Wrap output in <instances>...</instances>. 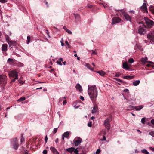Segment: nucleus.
<instances>
[{"instance_id": "1", "label": "nucleus", "mask_w": 154, "mask_h": 154, "mask_svg": "<svg viewBox=\"0 0 154 154\" xmlns=\"http://www.w3.org/2000/svg\"><path fill=\"white\" fill-rule=\"evenodd\" d=\"M88 92L91 99L94 102L98 95V91L96 86L88 85Z\"/></svg>"}, {"instance_id": "2", "label": "nucleus", "mask_w": 154, "mask_h": 154, "mask_svg": "<svg viewBox=\"0 0 154 154\" xmlns=\"http://www.w3.org/2000/svg\"><path fill=\"white\" fill-rule=\"evenodd\" d=\"M118 13V14H119L120 16H121L122 15H123L125 19L128 21H131V17L128 14L125 13V11L124 9H121L120 10H117L116 11Z\"/></svg>"}, {"instance_id": "3", "label": "nucleus", "mask_w": 154, "mask_h": 154, "mask_svg": "<svg viewBox=\"0 0 154 154\" xmlns=\"http://www.w3.org/2000/svg\"><path fill=\"white\" fill-rule=\"evenodd\" d=\"M112 117L111 116L109 117L104 122V125L105 127L108 130L110 128V122L112 120Z\"/></svg>"}, {"instance_id": "4", "label": "nucleus", "mask_w": 154, "mask_h": 154, "mask_svg": "<svg viewBox=\"0 0 154 154\" xmlns=\"http://www.w3.org/2000/svg\"><path fill=\"white\" fill-rule=\"evenodd\" d=\"M144 20L145 21L146 26L148 28H150L152 27L154 25V22L153 21L148 19L147 17H144Z\"/></svg>"}, {"instance_id": "5", "label": "nucleus", "mask_w": 154, "mask_h": 154, "mask_svg": "<svg viewBox=\"0 0 154 154\" xmlns=\"http://www.w3.org/2000/svg\"><path fill=\"white\" fill-rule=\"evenodd\" d=\"M146 32V27L144 25L140 26L138 29V32L140 35H144Z\"/></svg>"}, {"instance_id": "6", "label": "nucleus", "mask_w": 154, "mask_h": 154, "mask_svg": "<svg viewBox=\"0 0 154 154\" xmlns=\"http://www.w3.org/2000/svg\"><path fill=\"white\" fill-rule=\"evenodd\" d=\"M147 38L150 40V42L154 43V31H152L149 32L147 35Z\"/></svg>"}, {"instance_id": "7", "label": "nucleus", "mask_w": 154, "mask_h": 154, "mask_svg": "<svg viewBox=\"0 0 154 154\" xmlns=\"http://www.w3.org/2000/svg\"><path fill=\"white\" fill-rule=\"evenodd\" d=\"M8 74L10 77H16V78H18V73L15 70H12L9 71L8 72Z\"/></svg>"}, {"instance_id": "8", "label": "nucleus", "mask_w": 154, "mask_h": 154, "mask_svg": "<svg viewBox=\"0 0 154 154\" xmlns=\"http://www.w3.org/2000/svg\"><path fill=\"white\" fill-rule=\"evenodd\" d=\"M82 139L79 137H76L73 140L75 146H78L82 142Z\"/></svg>"}, {"instance_id": "9", "label": "nucleus", "mask_w": 154, "mask_h": 154, "mask_svg": "<svg viewBox=\"0 0 154 154\" xmlns=\"http://www.w3.org/2000/svg\"><path fill=\"white\" fill-rule=\"evenodd\" d=\"M121 20L119 17H115L113 18L112 19V24H115L118 23L120 22Z\"/></svg>"}, {"instance_id": "10", "label": "nucleus", "mask_w": 154, "mask_h": 154, "mask_svg": "<svg viewBox=\"0 0 154 154\" xmlns=\"http://www.w3.org/2000/svg\"><path fill=\"white\" fill-rule=\"evenodd\" d=\"M17 138H15L11 141L12 144L13 146V148L15 149H17L18 147V144L17 141Z\"/></svg>"}, {"instance_id": "11", "label": "nucleus", "mask_w": 154, "mask_h": 154, "mask_svg": "<svg viewBox=\"0 0 154 154\" xmlns=\"http://www.w3.org/2000/svg\"><path fill=\"white\" fill-rule=\"evenodd\" d=\"M147 60L148 58L147 57H145V58H142L141 59L140 61L143 64H145L147 62H149V63H154L152 62L151 61H148Z\"/></svg>"}, {"instance_id": "12", "label": "nucleus", "mask_w": 154, "mask_h": 154, "mask_svg": "<svg viewBox=\"0 0 154 154\" xmlns=\"http://www.w3.org/2000/svg\"><path fill=\"white\" fill-rule=\"evenodd\" d=\"M141 9L144 13L147 12L146 5L145 3H143V5L141 7Z\"/></svg>"}, {"instance_id": "13", "label": "nucleus", "mask_w": 154, "mask_h": 154, "mask_svg": "<svg viewBox=\"0 0 154 154\" xmlns=\"http://www.w3.org/2000/svg\"><path fill=\"white\" fill-rule=\"evenodd\" d=\"M50 150L54 154H59V152L54 147H51L50 148Z\"/></svg>"}, {"instance_id": "14", "label": "nucleus", "mask_w": 154, "mask_h": 154, "mask_svg": "<svg viewBox=\"0 0 154 154\" xmlns=\"http://www.w3.org/2000/svg\"><path fill=\"white\" fill-rule=\"evenodd\" d=\"M7 44H3L2 48V51L3 52H6L7 50Z\"/></svg>"}, {"instance_id": "15", "label": "nucleus", "mask_w": 154, "mask_h": 154, "mask_svg": "<svg viewBox=\"0 0 154 154\" xmlns=\"http://www.w3.org/2000/svg\"><path fill=\"white\" fill-rule=\"evenodd\" d=\"M75 88L76 90L80 92H81L82 91V86L79 83L77 84L75 86Z\"/></svg>"}, {"instance_id": "16", "label": "nucleus", "mask_w": 154, "mask_h": 154, "mask_svg": "<svg viewBox=\"0 0 154 154\" xmlns=\"http://www.w3.org/2000/svg\"><path fill=\"white\" fill-rule=\"evenodd\" d=\"M123 68L125 70H128L129 69V66L127 62H125L123 63Z\"/></svg>"}, {"instance_id": "17", "label": "nucleus", "mask_w": 154, "mask_h": 154, "mask_svg": "<svg viewBox=\"0 0 154 154\" xmlns=\"http://www.w3.org/2000/svg\"><path fill=\"white\" fill-rule=\"evenodd\" d=\"M98 109L97 106L96 105H94L93 107V109L92 110L91 113L92 114H94L97 111Z\"/></svg>"}, {"instance_id": "18", "label": "nucleus", "mask_w": 154, "mask_h": 154, "mask_svg": "<svg viewBox=\"0 0 154 154\" xmlns=\"http://www.w3.org/2000/svg\"><path fill=\"white\" fill-rule=\"evenodd\" d=\"M69 135V134L68 132H65L62 135V139L64 140V137L68 138Z\"/></svg>"}, {"instance_id": "19", "label": "nucleus", "mask_w": 154, "mask_h": 154, "mask_svg": "<svg viewBox=\"0 0 154 154\" xmlns=\"http://www.w3.org/2000/svg\"><path fill=\"white\" fill-rule=\"evenodd\" d=\"M143 107V105H140L137 106H135L134 109H135L137 111H139Z\"/></svg>"}, {"instance_id": "20", "label": "nucleus", "mask_w": 154, "mask_h": 154, "mask_svg": "<svg viewBox=\"0 0 154 154\" xmlns=\"http://www.w3.org/2000/svg\"><path fill=\"white\" fill-rule=\"evenodd\" d=\"M134 77V76H130V75H128V76H124L122 77V78L124 79H133Z\"/></svg>"}, {"instance_id": "21", "label": "nucleus", "mask_w": 154, "mask_h": 154, "mask_svg": "<svg viewBox=\"0 0 154 154\" xmlns=\"http://www.w3.org/2000/svg\"><path fill=\"white\" fill-rule=\"evenodd\" d=\"M74 15L75 16V18L76 21H78L80 20V17L79 15L78 14H74Z\"/></svg>"}, {"instance_id": "22", "label": "nucleus", "mask_w": 154, "mask_h": 154, "mask_svg": "<svg viewBox=\"0 0 154 154\" xmlns=\"http://www.w3.org/2000/svg\"><path fill=\"white\" fill-rule=\"evenodd\" d=\"M140 83V81L139 80H136L133 82V85L136 86L138 85Z\"/></svg>"}, {"instance_id": "23", "label": "nucleus", "mask_w": 154, "mask_h": 154, "mask_svg": "<svg viewBox=\"0 0 154 154\" xmlns=\"http://www.w3.org/2000/svg\"><path fill=\"white\" fill-rule=\"evenodd\" d=\"M67 151L72 153L73 152L74 150V148L73 147H71L69 148H67L66 149Z\"/></svg>"}, {"instance_id": "24", "label": "nucleus", "mask_w": 154, "mask_h": 154, "mask_svg": "<svg viewBox=\"0 0 154 154\" xmlns=\"http://www.w3.org/2000/svg\"><path fill=\"white\" fill-rule=\"evenodd\" d=\"M97 73H99L100 75L102 76H104L105 75V73L103 71H98L97 72Z\"/></svg>"}, {"instance_id": "25", "label": "nucleus", "mask_w": 154, "mask_h": 154, "mask_svg": "<svg viewBox=\"0 0 154 154\" xmlns=\"http://www.w3.org/2000/svg\"><path fill=\"white\" fill-rule=\"evenodd\" d=\"M135 48H138L140 50L142 51L143 50V49L142 47L141 46L138 45L137 44H136V45L135 46Z\"/></svg>"}, {"instance_id": "26", "label": "nucleus", "mask_w": 154, "mask_h": 154, "mask_svg": "<svg viewBox=\"0 0 154 154\" xmlns=\"http://www.w3.org/2000/svg\"><path fill=\"white\" fill-rule=\"evenodd\" d=\"M86 66L89 69H90L91 71H93V68L88 63H87L86 64Z\"/></svg>"}, {"instance_id": "27", "label": "nucleus", "mask_w": 154, "mask_h": 154, "mask_svg": "<svg viewBox=\"0 0 154 154\" xmlns=\"http://www.w3.org/2000/svg\"><path fill=\"white\" fill-rule=\"evenodd\" d=\"M135 106H133L131 105L129 106L127 109L128 110H132L134 109Z\"/></svg>"}, {"instance_id": "28", "label": "nucleus", "mask_w": 154, "mask_h": 154, "mask_svg": "<svg viewBox=\"0 0 154 154\" xmlns=\"http://www.w3.org/2000/svg\"><path fill=\"white\" fill-rule=\"evenodd\" d=\"M141 152L142 153L145 154H149V153L148 152L146 149H144L141 150Z\"/></svg>"}, {"instance_id": "29", "label": "nucleus", "mask_w": 154, "mask_h": 154, "mask_svg": "<svg viewBox=\"0 0 154 154\" xmlns=\"http://www.w3.org/2000/svg\"><path fill=\"white\" fill-rule=\"evenodd\" d=\"M25 98L24 97H22L19 99L17 101H23L25 100Z\"/></svg>"}, {"instance_id": "30", "label": "nucleus", "mask_w": 154, "mask_h": 154, "mask_svg": "<svg viewBox=\"0 0 154 154\" xmlns=\"http://www.w3.org/2000/svg\"><path fill=\"white\" fill-rule=\"evenodd\" d=\"M128 61L130 63H132L133 62H134V60L132 58H131L128 59Z\"/></svg>"}, {"instance_id": "31", "label": "nucleus", "mask_w": 154, "mask_h": 154, "mask_svg": "<svg viewBox=\"0 0 154 154\" xmlns=\"http://www.w3.org/2000/svg\"><path fill=\"white\" fill-rule=\"evenodd\" d=\"M114 79H115V80L117 81L118 82H121V83L123 82V81L120 79H119L118 78H114Z\"/></svg>"}, {"instance_id": "32", "label": "nucleus", "mask_w": 154, "mask_h": 154, "mask_svg": "<svg viewBox=\"0 0 154 154\" xmlns=\"http://www.w3.org/2000/svg\"><path fill=\"white\" fill-rule=\"evenodd\" d=\"M145 119L146 118H143L141 120V122L143 124H144L145 123Z\"/></svg>"}, {"instance_id": "33", "label": "nucleus", "mask_w": 154, "mask_h": 154, "mask_svg": "<svg viewBox=\"0 0 154 154\" xmlns=\"http://www.w3.org/2000/svg\"><path fill=\"white\" fill-rule=\"evenodd\" d=\"M91 51H92V53L91 54L92 55L94 54L97 55V52L95 50H91Z\"/></svg>"}, {"instance_id": "34", "label": "nucleus", "mask_w": 154, "mask_h": 154, "mask_svg": "<svg viewBox=\"0 0 154 154\" xmlns=\"http://www.w3.org/2000/svg\"><path fill=\"white\" fill-rule=\"evenodd\" d=\"M30 37L29 36H28L27 37V43L28 44H29L30 42Z\"/></svg>"}, {"instance_id": "35", "label": "nucleus", "mask_w": 154, "mask_h": 154, "mask_svg": "<svg viewBox=\"0 0 154 154\" xmlns=\"http://www.w3.org/2000/svg\"><path fill=\"white\" fill-rule=\"evenodd\" d=\"M149 134L152 137H154V131H151L149 133Z\"/></svg>"}, {"instance_id": "36", "label": "nucleus", "mask_w": 154, "mask_h": 154, "mask_svg": "<svg viewBox=\"0 0 154 154\" xmlns=\"http://www.w3.org/2000/svg\"><path fill=\"white\" fill-rule=\"evenodd\" d=\"M57 128H54V129L53 131V133L54 134H55L57 132Z\"/></svg>"}, {"instance_id": "37", "label": "nucleus", "mask_w": 154, "mask_h": 154, "mask_svg": "<svg viewBox=\"0 0 154 154\" xmlns=\"http://www.w3.org/2000/svg\"><path fill=\"white\" fill-rule=\"evenodd\" d=\"M121 73L120 72H117L116 73V75L115 76L116 77H119Z\"/></svg>"}, {"instance_id": "38", "label": "nucleus", "mask_w": 154, "mask_h": 154, "mask_svg": "<svg viewBox=\"0 0 154 154\" xmlns=\"http://www.w3.org/2000/svg\"><path fill=\"white\" fill-rule=\"evenodd\" d=\"M77 148L76 149H75V148H74V150L73 151V152H74L75 153V154H78V150H77Z\"/></svg>"}, {"instance_id": "39", "label": "nucleus", "mask_w": 154, "mask_h": 154, "mask_svg": "<svg viewBox=\"0 0 154 154\" xmlns=\"http://www.w3.org/2000/svg\"><path fill=\"white\" fill-rule=\"evenodd\" d=\"M8 1V0H0V2L2 3H5L6 2Z\"/></svg>"}, {"instance_id": "40", "label": "nucleus", "mask_w": 154, "mask_h": 154, "mask_svg": "<svg viewBox=\"0 0 154 154\" xmlns=\"http://www.w3.org/2000/svg\"><path fill=\"white\" fill-rule=\"evenodd\" d=\"M63 40L62 38V40L60 41V42L61 43V45L62 46H63L64 45V44L63 42Z\"/></svg>"}, {"instance_id": "41", "label": "nucleus", "mask_w": 154, "mask_h": 154, "mask_svg": "<svg viewBox=\"0 0 154 154\" xmlns=\"http://www.w3.org/2000/svg\"><path fill=\"white\" fill-rule=\"evenodd\" d=\"M65 43L66 44V45H67L68 47V48H70V45L68 43V42L67 41H65Z\"/></svg>"}, {"instance_id": "42", "label": "nucleus", "mask_w": 154, "mask_h": 154, "mask_svg": "<svg viewBox=\"0 0 154 154\" xmlns=\"http://www.w3.org/2000/svg\"><path fill=\"white\" fill-rule=\"evenodd\" d=\"M66 32L70 34H71L72 33L71 31L68 29H66Z\"/></svg>"}, {"instance_id": "43", "label": "nucleus", "mask_w": 154, "mask_h": 154, "mask_svg": "<svg viewBox=\"0 0 154 154\" xmlns=\"http://www.w3.org/2000/svg\"><path fill=\"white\" fill-rule=\"evenodd\" d=\"M6 40L8 44L10 43L12 44L13 43V41H9L8 38H7Z\"/></svg>"}, {"instance_id": "44", "label": "nucleus", "mask_w": 154, "mask_h": 154, "mask_svg": "<svg viewBox=\"0 0 154 154\" xmlns=\"http://www.w3.org/2000/svg\"><path fill=\"white\" fill-rule=\"evenodd\" d=\"M92 125V123L91 122H90L89 123H88V126L89 127H91Z\"/></svg>"}, {"instance_id": "45", "label": "nucleus", "mask_w": 154, "mask_h": 154, "mask_svg": "<svg viewBox=\"0 0 154 154\" xmlns=\"http://www.w3.org/2000/svg\"><path fill=\"white\" fill-rule=\"evenodd\" d=\"M106 140V138L105 137V135H103V138L102 139H101V141H105Z\"/></svg>"}, {"instance_id": "46", "label": "nucleus", "mask_w": 154, "mask_h": 154, "mask_svg": "<svg viewBox=\"0 0 154 154\" xmlns=\"http://www.w3.org/2000/svg\"><path fill=\"white\" fill-rule=\"evenodd\" d=\"M13 61V59L9 58L8 59V62H12Z\"/></svg>"}, {"instance_id": "47", "label": "nucleus", "mask_w": 154, "mask_h": 154, "mask_svg": "<svg viewBox=\"0 0 154 154\" xmlns=\"http://www.w3.org/2000/svg\"><path fill=\"white\" fill-rule=\"evenodd\" d=\"M148 67H152V68H153L154 67V66L153 65H152L150 64H148L146 65Z\"/></svg>"}, {"instance_id": "48", "label": "nucleus", "mask_w": 154, "mask_h": 154, "mask_svg": "<svg viewBox=\"0 0 154 154\" xmlns=\"http://www.w3.org/2000/svg\"><path fill=\"white\" fill-rule=\"evenodd\" d=\"M57 64H59V65H62V63L61 62V61H57Z\"/></svg>"}, {"instance_id": "49", "label": "nucleus", "mask_w": 154, "mask_h": 154, "mask_svg": "<svg viewBox=\"0 0 154 154\" xmlns=\"http://www.w3.org/2000/svg\"><path fill=\"white\" fill-rule=\"evenodd\" d=\"M47 151L46 150H44L43 152V154H47Z\"/></svg>"}, {"instance_id": "50", "label": "nucleus", "mask_w": 154, "mask_h": 154, "mask_svg": "<svg viewBox=\"0 0 154 154\" xmlns=\"http://www.w3.org/2000/svg\"><path fill=\"white\" fill-rule=\"evenodd\" d=\"M23 135V134H22V137L21 139V142H22L24 141V138L22 137Z\"/></svg>"}, {"instance_id": "51", "label": "nucleus", "mask_w": 154, "mask_h": 154, "mask_svg": "<svg viewBox=\"0 0 154 154\" xmlns=\"http://www.w3.org/2000/svg\"><path fill=\"white\" fill-rule=\"evenodd\" d=\"M100 152V149H98L97 150V151H96V153L97 154H99V153Z\"/></svg>"}, {"instance_id": "52", "label": "nucleus", "mask_w": 154, "mask_h": 154, "mask_svg": "<svg viewBox=\"0 0 154 154\" xmlns=\"http://www.w3.org/2000/svg\"><path fill=\"white\" fill-rule=\"evenodd\" d=\"M80 99L82 100L83 101L84 100V97L82 96H80Z\"/></svg>"}, {"instance_id": "53", "label": "nucleus", "mask_w": 154, "mask_h": 154, "mask_svg": "<svg viewBox=\"0 0 154 154\" xmlns=\"http://www.w3.org/2000/svg\"><path fill=\"white\" fill-rule=\"evenodd\" d=\"M87 6L90 8H91L92 7V5H88Z\"/></svg>"}, {"instance_id": "54", "label": "nucleus", "mask_w": 154, "mask_h": 154, "mask_svg": "<svg viewBox=\"0 0 154 154\" xmlns=\"http://www.w3.org/2000/svg\"><path fill=\"white\" fill-rule=\"evenodd\" d=\"M45 142L46 143L47 142V140H48V137H47V136L46 135L45 137Z\"/></svg>"}, {"instance_id": "55", "label": "nucleus", "mask_w": 154, "mask_h": 154, "mask_svg": "<svg viewBox=\"0 0 154 154\" xmlns=\"http://www.w3.org/2000/svg\"><path fill=\"white\" fill-rule=\"evenodd\" d=\"M128 91L129 90L128 89H125L123 91L125 92H128Z\"/></svg>"}, {"instance_id": "56", "label": "nucleus", "mask_w": 154, "mask_h": 154, "mask_svg": "<svg viewBox=\"0 0 154 154\" xmlns=\"http://www.w3.org/2000/svg\"><path fill=\"white\" fill-rule=\"evenodd\" d=\"M15 77V78L12 80V82H14L15 81L16 79H18V78H16V77Z\"/></svg>"}, {"instance_id": "57", "label": "nucleus", "mask_w": 154, "mask_h": 154, "mask_svg": "<svg viewBox=\"0 0 154 154\" xmlns=\"http://www.w3.org/2000/svg\"><path fill=\"white\" fill-rule=\"evenodd\" d=\"M151 122L152 124H154V119L151 120Z\"/></svg>"}, {"instance_id": "58", "label": "nucleus", "mask_w": 154, "mask_h": 154, "mask_svg": "<svg viewBox=\"0 0 154 154\" xmlns=\"http://www.w3.org/2000/svg\"><path fill=\"white\" fill-rule=\"evenodd\" d=\"M149 149L151 150H152L153 151H154V148L152 147H150Z\"/></svg>"}, {"instance_id": "59", "label": "nucleus", "mask_w": 154, "mask_h": 154, "mask_svg": "<svg viewBox=\"0 0 154 154\" xmlns=\"http://www.w3.org/2000/svg\"><path fill=\"white\" fill-rule=\"evenodd\" d=\"M67 103V101L66 100H64L63 101V105L66 104Z\"/></svg>"}, {"instance_id": "60", "label": "nucleus", "mask_w": 154, "mask_h": 154, "mask_svg": "<svg viewBox=\"0 0 154 154\" xmlns=\"http://www.w3.org/2000/svg\"><path fill=\"white\" fill-rule=\"evenodd\" d=\"M58 141L59 139L58 138L56 139L55 140V141L56 143H57V142H58Z\"/></svg>"}, {"instance_id": "61", "label": "nucleus", "mask_w": 154, "mask_h": 154, "mask_svg": "<svg viewBox=\"0 0 154 154\" xmlns=\"http://www.w3.org/2000/svg\"><path fill=\"white\" fill-rule=\"evenodd\" d=\"M46 31H47L46 33L47 34V35L49 37V33L48 32V30H46Z\"/></svg>"}, {"instance_id": "62", "label": "nucleus", "mask_w": 154, "mask_h": 154, "mask_svg": "<svg viewBox=\"0 0 154 154\" xmlns=\"http://www.w3.org/2000/svg\"><path fill=\"white\" fill-rule=\"evenodd\" d=\"M59 60H58L59 61H61V62L63 61V59L61 58H60Z\"/></svg>"}, {"instance_id": "63", "label": "nucleus", "mask_w": 154, "mask_h": 154, "mask_svg": "<svg viewBox=\"0 0 154 154\" xmlns=\"http://www.w3.org/2000/svg\"><path fill=\"white\" fill-rule=\"evenodd\" d=\"M63 29H64L66 30V29H68L66 28V27L65 26H63Z\"/></svg>"}, {"instance_id": "64", "label": "nucleus", "mask_w": 154, "mask_h": 154, "mask_svg": "<svg viewBox=\"0 0 154 154\" xmlns=\"http://www.w3.org/2000/svg\"><path fill=\"white\" fill-rule=\"evenodd\" d=\"M152 12L153 14H154V8H153V9L152 10Z\"/></svg>"}]
</instances>
